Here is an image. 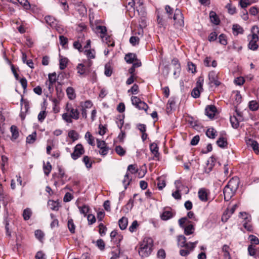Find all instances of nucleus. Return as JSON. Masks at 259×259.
<instances>
[{
	"mask_svg": "<svg viewBox=\"0 0 259 259\" xmlns=\"http://www.w3.org/2000/svg\"><path fill=\"white\" fill-rule=\"evenodd\" d=\"M166 13L168 15V17L170 19H174L175 21L174 25L177 28L182 27L184 25L183 15L179 9H176L175 11L174 14V10L169 6L166 5L165 7Z\"/></svg>",
	"mask_w": 259,
	"mask_h": 259,
	"instance_id": "f257e3e1",
	"label": "nucleus"
},
{
	"mask_svg": "<svg viewBox=\"0 0 259 259\" xmlns=\"http://www.w3.org/2000/svg\"><path fill=\"white\" fill-rule=\"evenodd\" d=\"M66 112L62 115V119L67 123H71L72 119L78 120L79 118V112L77 109L73 107L71 104L67 103L65 108Z\"/></svg>",
	"mask_w": 259,
	"mask_h": 259,
	"instance_id": "f03ea898",
	"label": "nucleus"
},
{
	"mask_svg": "<svg viewBox=\"0 0 259 259\" xmlns=\"http://www.w3.org/2000/svg\"><path fill=\"white\" fill-rule=\"evenodd\" d=\"M153 241L150 237H145L140 244L139 254L142 257L149 256L152 250Z\"/></svg>",
	"mask_w": 259,
	"mask_h": 259,
	"instance_id": "7ed1b4c3",
	"label": "nucleus"
},
{
	"mask_svg": "<svg viewBox=\"0 0 259 259\" xmlns=\"http://www.w3.org/2000/svg\"><path fill=\"white\" fill-rule=\"evenodd\" d=\"M248 39L249 40L248 45L249 49L255 51L258 47L256 42L259 40V28L256 26H253L251 29V34L248 36Z\"/></svg>",
	"mask_w": 259,
	"mask_h": 259,
	"instance_id": "20e7f679",
	"label": "nucleus"
},
{
	"mask_svg": "<svg viewBox=\"0 0 259 259\" xmlns=\"http://www.w3.org/2000/svg\"><path fill=\"white\" fill-rule=\"evenodd\" d=\"M238 183H236L235 180L232 179L229 181L228 184L224 189V199L229 201L234 195L236 190L237 188Z\"/></svg>",
	"mask_w": 259,
	"mask_h": 259,
	"instance_id": "39448f33",
	"label": "nucleus"
},
{
	"mask_svg": "<svg viewBox=\"0 0 259 259\" xmlns=\"http://www.w3.org/2000/svg\"><path fill=\"white\" fill-rule=\"evenodd\" d=\"M178 222L180 227L184 229V234L186 235H190L194 232L195 229L194 224L192 223L187 217L180 219Z\"/></svg>",
	"mask_w": 259,
	"mask_h": 259,
	"instance_id": "423d86ee",
	"label": "nucleus"
},
{
	"mask_svg": "<svg viewBox=\"0 0 259 259\" xmlns=\"http://www.w3.org/2000/svg\"><path fill=\"white\" fill-rule=\"evenodd\" d=\"M240 215L242 219L243 220L242 223L244 228L248 231H252L253 229L252 226L250 224L251 220V216L246 212H240Z\"/></svg>",
	"mask_w": 259,
	"mask_h": 259,
	"instance_id": "0eeeda50",
	"label": "nucleus"
},
{
	"mask_svg": "<svg viewBox=\"0 0 259 259\" xmlns=\"http://www.w3.org/2000/svg\"><path fill=\"white\" fill-rule=\"evenodd\" d=\"M131 101L133 105L139 110H144L147 111L148 109V106L144 102L142 101L141 99L136 96H132Z\"/></svg>",
	"mask_w": 259,
	"mask_h": 259,
	"instance_id": "6e6552de",
	"label": "nucleus"
},
{
	"mask_svg": "<svg viewBox=\"0 0 259 259\" xmlns=\"http://www.w3.org/2000/svg\"><path fill=\"white\" fill-rule=\"evenodd\" d=\"M177 190L175 192H174L172 193V196L174 198H175L176 199L180 200L181 198V195L180 194V191H182L181 187L184 188L185 189V193L187 194L189 192V190L187 187H184L181 183V182L177 180L175 183Z\"/></svg>",
	"mask_w": 259,
	"mask_h": 259,
	"instance_id": "1a4fd4ad",
	"label": "nucleus"
},
{
	"mask_svg": "<svg viewBox=\"0 0 259 259\" xmlns=\"http://www.w3.org/2000/svg\"><path fill=\"white\" fill-rule=\"evenodd\" d=\"M84 153V149L81 144H77L74 148L73 153L71 154V157L73 160H76Z\"/></svg>",
	"mask_w": 259,
	"mask_h": 259,
	"instance_id": "9d476101",
	"label": "nucleus"
},
{
	"mask_svg": "<svg viewBox=\"0 0 259 259\" xmlns=\"http://www.w3.org/2000/svg\"><path fill=\"white\" fill-rule=\"evenodd\" d=\"M97 147L100 149V151L99 152L101 155L105 156L107 154L109 148L106 146V143L104 141H102L97 139Z\"/></svg>",
	"mask_w": 259,
	"mask_h": 259,
	"instance_id": "9b49d317",
	"label": "nucleus"
},
{
	"mask_svg": "<svg viewBox=\"0 0 259 259\" xmlns=\"http://www.w3.org/2000/svg\"><path fill=\"white\" fill-rule=\"evenodd\" d=\"M209 83L218 87L220 84V82L218 80V74L215 71H210L208 74Z\"/></svg>",
	"mask_w": 259,
	"mask_h": 259,
	"instance_id": "f8f14e48",
	"label": "nucleus"
},
{
	"mask_svg": "<svg viewBox=\"0 0 259 259\" xmlns=\"http://www.w3.org/2000/svg\"><path fill=\"white\" fill-rule=\"evenodd\" d=\"M150 150L151 153L154 155L153 159L158 160L159 159L160 154L158 152L159 148L157 144L155 143H153L150 145Z\"/></svg>",
	"mask_w": 259,
	"mask_h": 259,
	"instance_id": "ddd939ff",
	"label": "nucleus"
},
{
	"mask_svg": "<svg viewBox=\"0 0 259 259\" xmlns=\"http://www.w3.org/2000/svg\"><path fill=\"white\" fill-rule=\"evenodd\" d=\"M135 2L134 0H126L125 7L127 10L128 11L130 16L132 17L135 14Z\"/></svg>",
	"mask_w": 259,
	"mask_h": 259,
	"instance_id": "4468645a",
	"label": "nucleus"
},
{
	"mask_svg": "<svg viewBox=\"0 0 259 259\" xmlns=\"http://www.w3.org/2000/svg\"><path fill=\"white\" fill-rule=\"evenodd\" d=\"M217 112L216 107L214 105L207 106L205 108V114L210 118H212Z\"/></svg>",
	"mask_w": 259,
	"mask_h": 259,
	"instance_id": "2eb2a0df",
	"label": "nucleus"
},
{
	"mask_svg": "<svg viewBox=\"0 0 259 259\" xmlns=\"http://www.w3.org/2000/svg\"><path fill=\"white\" fill-rule=\"evenodd\" d=\"M46 23L52 28H56L57 25V20L53 16H47L45 18Z\"/></svg>",
	"mask_w": 259,
	"mask_h": 259,
	"instance_id": "dca6fc26",
	"label": "nucleus"
},
{
	"mask_svg": "<svg viewBox=\"0 0 259 259\" xmlns=\"http://www.w3.org/2000/svg\"><path fill=\"white\" fill-rule=\"evenodd\" d=\"M243 118L240 116L237 117L236 116L233 115V116L230 117V122L233 127L237 128L239 125V122L243 120Z\"/></svg>",
	"mask_w": 259,
	"mask_h": 259,
	"instance_id": "f3484780",
	"label": "nucleus"
},
{
	"mask_svg": "<svg viewBox=\"0 0 259 259\" xmlns=\"http://www.w3.org/2000/svg\"><path fill=\"white\" fill-rule=\"evenodd\" d=\"M174 214L171 210L165 209L163 211V213L161 214V219L164 221H167L171 218Z\"/></svg>",
	"mask_w": 259,
	"mask_h": 259,
	"instance_id": "a211bd4d",
	"label": "nucleus"
},
{
	"mask_svg": "<svg viewBox=\"0 0 259 259\" xmlns=\"http://www.w3.org/2000/svg\"><path fill=\"white\" fill-rule=\"evenodd\" d=\"M247 144L252 148L255 153L256 154L259 153L258 144L256 141L249 139L247 141Z\"/></svg>",
	"mask_w": 259,
	"mask_h": 259,
	"instance_id": "6ab92c4d",
	"label": "nucleus"
},
{
	"mask_svg": "<svg viewBox=\"0 0 259 259\" xmlns=\"http://www.w3.org/2000/svg\"><path fill=\"white\" fill-rule=\"evenodd\" d=\"M209 17L211 22L215 25L219 24L220 21V19L216 14V13L213 11H211L209 13Z\"/></svg>",
	"mask_w": 259,
	"mask_h": 259,
	"instance_id": "aec40b11",
	"label": "nucleus"
},
{
	"mask_svg": "<svg viewBox=\"0 0 259 259\" xmlns=\"http://www.w3.org/2000/svg\"><path fill=\"white\" fill-rule=\"evenodd\" d=\"M66 94L68 98L71 100H74L76 98V94L74 89L72 87H68L66 89Z\"/></svg>",
	"mask_w": 259,
	"mask_h": 259,
	"instance_id": "412c9836",
	"label": "nucleus"
},
{
	"mask_svg": "<svg viewBox=\"0 0 259 259\" xmlns=\"http://www.w3.org/2000/svg\"><path fill=\"white\" fill-rule=\"evenodd\" d=\"M52 169V165L51 164L50 162H47V163H45L44 161L43 163V170L46 176H49L50 173L51 172Z\"/></svg>",
	"mask_w": 259,
	"mask_h": 259,
	"instance_id": "4be33fe9",
	"label": "nucleus"
},
{
	"mask_svg": "<svg viewBox=\"0 0 259 259\" xmlns=\"http://www.w3.org/2000/svg\"><path fill=\"white\" fill-rule=\"evenodd\" d=\"M137 56L134 53H128L125 55L124 59L127 63H132L136 59Z\"/></svg>",
	"mask_w": 259,
	"mask_h": 259,
	"instance_id": "5701e85b",
	"label": "nucleus"
},
{
	"mask_svg": "<svg viewBox=\"0 0 259 259\" xmlns=\"http://www.w3.org/2000/svg\"><path fill=\"white\" fill-rule=\"evenodd\" d=\"M178 244L181 247H185L187 245L186 242V238L184 235H179L178 236Z\"/></svg>",
	"mask_w": 259,
	"mask_h": 259,
	"instance_id": "b1692460",
	"label": "nucleus"
},
{
	"mask_svg": "<svg viewBox=\"0 0 259 259\" xmlns=\"http://www.w3.org/2000/svg\"><path fill=\"white\" fill-rule=\"evenodd\" d=\"M11 132L12 133V140H15L17 139L19 137V132L18 128L15 125H12L11 127Z\"/></svg>",
	"mask_w": 259,
	"mask_h": 259,
	"instance_id": "393cba45",
	"label": "nucleus"
},
{
	"mask_svg": "<svg viewBox=\"0 0 259 259\" xmlns=\"http://www.w3.org/2000/svg\"><path fill=\"white\" fill-rule=\"evenodd\" d=\"M77 70V73L80 75L85 74L86 72H88L87 68H85V65L83 63H79L76 67Z\"/></svg>",
	"mask_w": 259,
	"mask_h": 259,
	"instance_id": "a878e982",
	"label": "nucleus"
},
{
	"mask_svg": "<svg viewBox=\"0 0 259 259\" xmlns=\"http://www.w3.org/2000/svg\"><path fill=\"white\" fill-rule=\"evenodd\" d=\"M119 226L121 230L126 229L128 224L127 219L125 217H122L118 221Z\"/></svg>",
	"mask_w": 259,
	"mask_h": 259,
	"instance_id": "bb28decb",
	"label": "nucleus"
},
{
	"mask_svg": "<svg viewBox=\"0 0 259 259\" xmlns=\"http://www.w3.org/2000/svg\"><path fill=\"white\" fill-rule=\"evenodd\" d=\"M57 80L56 74L55 72L50 73L49 74V89L50 90L51 88L52 87L53 84L56 82Z\"/></svg>",
	"mask_w": 259,
	"mask_h": 259,
	"instance_id": "cd10ccee",
	"label": "nucleus"
},
{
	"mask_svg": "<svg viewBox=\"0 0 259 259\" xmlns=\"http://www.w3.org/2000/svg\"><path fill=\"white\" fill-rule=\"evenodd\" d=\"M84 54L87 57L88 59V60L94 59L96 57V52L94 49H89L85 50Z\"/></svg>",
	"mask_w": 259,
	"mask_h": 259,
	"instance_id": "c85d7f7f",
	"label": "nucleus"
},
{
	"mask_svg": "<svg viewBox=\"0 0 259 259\" xmlns=\"http://www.w3.org/2000/svg\"><path fill=\"white\" fill-rule=\"evenodd\" d=\"M217 144L218 146L222 148L226 147L228 144L227 140L223 137L220 138L217 140Z\"/></svg>",
	"mask_w": 259,
	"mask_h": 259,
	"instance_id": "c756f323",
	"label": "nucleus"
},
{
	"mask_svg": "<svg viewBox=\"0 0 259 259\" xmlns=\"http://www.w3.org/2000/svg\"><path fill=\"white\" fill-rule=\"evenodd\" d=\"M48 205L50 208L53 210H58L59 207V203L54 200H50L48 201Z\"/></svg>",
	"mask_w": 259,
	"mask_h": 259,
	"instance_id": "7c9ffc66",
	"label": "nucleus"
},
{
	"mask_svg": "<svg viewBox=\"0 0 259 259\" xmlns=\"http://www.w3.org/2000/svg\"><path fill=\"white\" fill-rule=\"evenodd\" d=\"M36 139V133L34 132L32 134L29 135L26 138V142L29 144H33Z\"/></svg>",
	"mask_w": 259,
	"mask_h": 259,
	"instance_id": "2f4dec72",
	"label": "nucleus"
},
{
	"mask_svg": "<svg viewBox=\"0 0 259 259\" xmlns=\"http://www.w3.org/2000/svg\"><path fill=\"white\" fill-rule=\"evenodd\" d=\"M32 215V211L30 208L25 209L23 212V217L24 220L27 221L30 219Z\"/></svg>",
	"mask_w": 259,
	"mask_h": 259,
	"instance_id": "473e14b6",
	"label": "nucleus"
},
{
	"mask_svg": "<svg viewBox=\"0 0 259 259\" xmlns=\"http://www.w3.org/2000/svg\"><path fill=\"white\" fill-rule=\"evenodd\" d=\"M233 33L235 35H238L239 33H242L243 29L238 24H234L232 27Z\"/></svg>",
	"mask_w": 259,
	"mask_h": 259,
	"instance_id": "72a5a7b5",
	"label": "nucleus"
},
{
	"mask_svg": "<svg viewBox=\"0 0 259 259\" xmlns=\"http://www.w3.org/2000/svg\"><path fill=\"white\" fill-rule=\"evenodd\" d=\"M131 180L132 178H130L128 174L126 172L124 177L123 180H122V184L124 185L125 189H126L127 186L130 185Z\"/></svg>",
	"mask_w": 259,
	"mask_h": 259,
	"instance_id": "f704fd0d",
	"label": "nucleus"
},
{
	"mask_svg": "<svg viewBox=\"0 0 259 259\" xmlns=\"http://www.w3.org/2000/svg\"><path fill=\"white\" fill-rule=\"evenodd\" d=\"M67 225L69 231L72 234L74 233L75 231V226L72 219L68 220Z\"/></svg>",
	"mask_w": 259,
	"mask_h": 259,
	"instance_id": "c9c22d12",
	"label": "nucleus"
},
{
	"mask_svg": "<svg viewBox=\"0 0 259 259\" xmlns=\"http://www.w3.org/2000/svg\"><path fill=\"white\" fill-rule=\"evenodd\" d=\"M85 139L87 140L88 143L90 145H94V138L93 137V136L89 132H88L85 133Z\"/></svg>",
	"mask_w": 259,
	"mask_h": 259,
	"instance_id": "e433bc0d",
	"label": "nucleus"
},
{
	"mask_svg": "<svg viewBox=\"0 0 259 259\" xmlns=\"http://www.w3.org/2000/svg\"><path fill=\"white\" fill-rule=\"evenodd\" d=\"M259 107L258 104L256 101H251L249 103V109L252 111H256Z\"/></svg>",
	"mask_w": 259,
	"mask_h": 259,
	"instance_id": "4c0bfd02",
	"label": "nucleus"
},
{
	"mask_svg": "<svg viewBox=\"0 0 259 259\" xmlns=\"http://www.w3.org/2000/svg\"><path fill=\"white\" fill-rule=\"evenodd\" d=\"M78 134L74 130H71L68 132V137L71 138L73 141L77 140L78 138Z\"/></svg>",
	"mask_w": 259,
	"mask_h": 259,
	"instance_id": "58836bf2",
	"label": "nucleus"
},
{
	"mask_svg": "<svg viewBox=\"0 0 259 259\" xmlns=\"http://www.w3.org/2000/svg\"><path fill=\"white\" fill-rule=\"evenodd\" d=\"M202 91L200 89L198 88V87H195L193 89L191 95L194 98H198L200 96V92Z\"/></svg>",
	"mask_w": 259,
	"mask_h": 259,
	"instance_id": "ea45409f",
	"label": "nucleus"
},
{
	"mask_svg": "<svg viewBox=\"0 0 259 259\" xmlns=\"http://www.w3.org/2000/svg\"><path fill=\"white\" fill-rule=\"evenodd\" d=\"M68 59L66 58H61L59 61V67L61 70L64 69L67 65Z\"/></svg>",
	"mask_w": 259,
	"mask_h": 259,
	"instance_id": "a19ab883",
	"label": "nucleus"
},
{
	"mask_svg": "<svg viewBox=\"0 0 259 259\" xmlns=\"http://www.w3.org/2000/svg\"><path fill=\"white\" fill-rule=\"evenodd\" d=\"M198 196L199 199L202 201H206L207 200V193L203 190L199 191Z\"/></svg>",
	"mask_w": 259,
	"mask_h": 259,
	"instance_id": "79ce46f5",
	"label": "nucleus"
},
{
	"mask_svg": "<svg viewBox=\"0 0 259 259\" xmlns=\"http://www.w3.org/2000/svg\"><path fill=\"white\" fill-rule=\"evenodd\" d=\"M216 132L213 128H209L207 130L206 135V136L211 139H214L215 137Z\"/></svg>",
	"mask_w": 259,
	"mask_h": 259,
	"instance_id": "37998d69",
	"label": "nucleus"
},
{
	"mask_svg": "<svg viewBox=\"0 0 259 259\" xmlns=\"http://www.w3.org/2000/svg\"><path fill=\"white\" fill-rule=\"evenodd\" d=\"M158 183L157 186L159 190H162L163 188L165 187V182L163 178H159L157 179Z\"/></svg>",
	"mask_w": 259,
	"mask_h": 259,
	"instance_id": "c03bdc74",
	"label": "nucleus"
},
{
	"mask_svg": "<svg viewBox=\"0 0 259 259\" xmlns=\"http://www.w3.org/2000/svg\"><path fill=\"white\" fill-rule=\"evenodd\" d=\"M78 208L80 212L84 214V217L87 215V213H88L90 210L89 207L86 205H84L82 207L78 206Z\"/></svg>",
	"mask_w": 259,
	"mask_h": 259,
	"instance_id": "a18cd8bd",
	"label": "nucleus"
},
{
	"mask_svg": "<svg viewBox=\"0 0 259 259\" xmlns=\"http://www.w3.org/2000/svg\"><path fill=\"white\" fill-rule=\"evenodd\" d=\"M115 150L117 154L122 156L125 153V150L121 146H116Z\"/></svg>",
	"mask_w": 259,
	"mask_h": 259,
	"instance_id": "49530a36",
	"label": "nucleus"
},
{
	"mask_svg": "<svg viewBox=\"0 0 259 259\" xmlns=\"http://www.w3.org/2000/svg\"><path fill=\"white\" fill-rule=\"evenodd\" d=\"M83 162L84 163L86 167L88 168L92 167V163L91 161L90 158L88 156H84L83 158Z\"/></svg>",
	"mask_w": 259,
	"mask_h": 259,
	"instance_id": "de8ad7c7",
	"label": "nucleus"
},
{
	"mask_svg": "<svg viewBox=\"0 0 259 259\" xmlns=\"http://www.w3.org/2000/svg\"><path fill=\"white\" fill-rule=\"evenodd\" d=\"M198 241H196L194 242H187V245H186L185 248H186L187 250H189L190 251L194 249Z\"/></svg>",
	"mask_w": 259,
	"mask_h": 259,
	"instance_id": "09e8293b",
	"label": "nucleus"
},
{
	"mask_svg": "<svg viewBox=\"0 0 259 259\" xmlns=\"http://www.w3.org/2000/svg\"><path fill=\"white\" fill-rule=\"evenodd\" d=\"M249 238L252 245L254 244L255 245L259 244V239L255 236L250 235L249 236Z\"/></svg>",
	"mask_w": 259,
	"mask_h": 259,
	"instance_id": "8fccbe9b",
	"label": "nucleus"
},
{
	"mask_svg": "<svg viewBox=\"0 0 259 259\" xmlns=\"http://www.w3.org/2000/svg\"><path fill=\"white\" fill-rule=\"evenodd\" d=\"M104 73L107 76H110L111 75L112 73V70L109 65H105Z\"/></svg>",
	"mask_w": 259,
	"mask_h": 259,
	"instance_id": "3c124183",
	"label": "nucleus"
},
{
	"mask_svg": "<svg viewBox=\"0 0 259 259\" xmlns=\"http://www.w3.org/2000/svg\"><path fill=\"white\" fill-rule=\"evenodd\" d=\"M59 170V178L62 180L63 184L64 183V182L63 181L64 179L67 178V175L65 174V171L63 169H62L61 167H59L58 168Z\"/></svg>",
	"mask_w": 259,
	"mask_h": 259,
	"instance_id": "603ef678",
	"label": "nucleus"
},
{
	"mask_svg": "<svg viewBox=\"0 0 259 259\" xmlns=\"http://www.w3.org/2000/svg\"><path fill=\"white\" fill-rule=\"evenodd\" d=\"M18 1L25 9L28 10L30 9V5L27 0H18Z\"/></svg>",
	"mask_w": 259,
	"mask_h": 259,
	"instance_id": "864d4df0",
	"label": "nucleus"
},
{
	"mask_svg": "<svg viewBox=\"0 0 259 259\" xmlns=\"http://www.w3.org/2000/svg\"><path fill=\"white\" fill-rule=\"evenodd\" d=\"M203 77H199L198 78L197 82H196V87H198V88H199L201 89V90H203Z\"/></svg>",
	"mask_w": 259,
	"mask_h": 259,
	"instance_id": "5fc2aeb1",
	"label": "nucleus"
},
{
	"mask_svg": "<svg viewBox=\"0 0 259 259\" xmlns=\"http://www.w3.org/2000/svg\"><path fill=\"white\" fill-rule=\"evenodd\" d=\"M59 40L60 45L63 47H65L68 43L67 38L63 35L59 36Z\"/></svg>",
	"mask_w": 259,
	"mask_h": 259,
	"instance_id": "6e6d98bb",
	"label": "nucleus"
},
{
	"mask_svg": "<svg viewBox=\"0 0 259 259\" xmlns=\"http://www.w3.org/2000/svg\"><path fill=\"white\" fill-rule=\"evenodd\" d=\"M248 251L250 255H255L256 252V249L255 248V246H253L252 244L249 245L248 247Z\"/></svg>",
	"mask_w": 259,
	"mask_h": 259,
	"instance_id": "4d7b16f0",
	"label": "nucleus"
},
{
	"mask_svg": "<svg viewBox=\"0 0 259 259\" xmlns=\"http://www.w3.org/2000/svg\"><path fill=\"white\" fill-rule=\"evenodd\" d=\"M127 170L132 174H136L138 172V168L136 165L130 164L127 167Z\"/></svg>",
	"mask_w": 259,
	"mask_h": 259,
	"instance_id": "13d9d810",
	"label": "nucleus"
},
{
	"mask_svg": "<svg viewBox=\"0 0 259 259\" xmlns=\"http://www.w3.org/2000/svg\"><path fill=\"white\" fill-rule=\"evenodd\" d=\"M226 8L228 9V12L230 14L233 15L236 13V8L233 7L230 4H228Z\"/></svg>",
	"mask_w": 259,
	"mask_h": 259,
	"instance_id": "bf43d9fd",
	"label": "nucleus"
},
{
	"mask_svg": "<svg viewBox=\"0 0 259 259\" xmlns=\"http://www.w3.org/2000/svg\"><path fill=\"white\" fill-rule=\"evenodd\" d=\"M219 42L223 45L225 46L227 44V41L226 39V36L223 34H221L219 36Z\"/></svg>",
	"mask_w": 259,
	"mask_h": 259,
	"instance_id": "052dcab7",
	"label": "nucleus"
},
{
	"mask_svg": "<svg viewBox=\"0 0 259 259\" xmlns=\"http://www.w3.org/2000/svg\"><path fill=\"white\" fill-rule=\"evenodd\" d=\"M175 105V101L174 99L170 98L168 101V103L167 104V110H171L173 108L174 105Z\"/></svg>",
	"mask_w": 259,
	"mask_h": 259,
	"instance_id": "680f3d73",
	"label": "nucleus"
},
{
	"mask_svg": "<svg viewBox=\"0 0 259 259\" xmlns=\"http://www.w3.org/2000/svg\"><path fill=\"white\" fill-rule=\"evenodd\" d=\"M99 233L101 236L104 235L107 230V228L102 224L101 223L99 225Z\"/></svg>",
	"mask_w": 259,
	"mask_h": 259,
	"instance_id": "e2e57ef3",
	"label": "nucleus"
},
{
	"mask_svg": "<svg viewBox=\"0 0 259 259\" xmlns=\"http://www.w3.org/2000/svg\"><path fill=\"white\" fill-rule=\"evenodd\" d=\"M35 236L38 240H41L44 237V234L40 230H37L35 231Z\"/></svg>",
	"mask_w": 259,
	"mask_h": 259,
	"instance_id": "0e129e2a",
	"label": "nucleus"
},
{
	"mask_svg": "<svg viewBox=\"0 0 259 259\" xmlns=\"http://www.w3.org/2000/svg\"><path fill=\"white\" fill-rule=\"evenodd\" d=\"M88 223L89 225H92L96 222V218L94 215L92 214H89L87 216Z\"/></svg>",
	"mask_w": 259,
	"mask_h": 259,
	"instance_id": "69168bd1",
	"label": "nucleus"
},
{
	"mask_svg": "<svg viewBox=\"0 0 259 259\" xmlns=\"http://www.w3.org/2000/svg\"><path fill=\"white\" fill-rule=\"evenodd\" d=\"M138 226V223L137 221H134L132 225L129 227V230L131 232H134L136 231L137 227Z\"/></svg>",
	"mask_w": 259,
	"mask_h": 259,
	"instance_id": "338daca9",
	"label": "nucleus"
},
{
	"mask_svg": "<svg viewBox=\"0 0 259 259\" xmlns=\"http://www.w3.org/2000/svg\"><path fill=\"white\" fill-rule=\"evenodd\" d=\"M35 259H46L45 254L41 251H38L35 256Z\"/></svg>",
	"mask_w": 259,
	"mask_h": 259,
	"instance_id": "774afa93",
	"label": "nucleus"
}]
</instances>
